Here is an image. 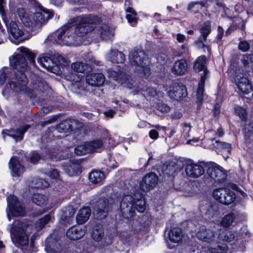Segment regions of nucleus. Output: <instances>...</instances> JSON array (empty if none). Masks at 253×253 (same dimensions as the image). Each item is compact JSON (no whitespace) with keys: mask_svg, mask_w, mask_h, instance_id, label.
<instances>
[{"mask_svg":"<svg viewBox=\"0 0 253 253\" xmlns=\"http://www.w3.org/2000/svg\"><path fill=\"white\" fill-rule=\"evenodd\" d=\"M74 19L76 23L75 25L68 23L71 28H74L73 32L70 34L71 39L73 40L75 35L83 37L92 31L94 28V25L99 21L97 16L91 15L77 16Z\"/></svg>","mask_w":253,"mask_h":253,"instance_id":"obj_4","label":"nucleus"},{"mask_svg":"<svg viewBox=\"0 0 253 253\" xmlns=\"http://www.w3.org/2000/svg\"><path fill=\"white\" fill-rule=\"evenodd\" d=\"M74 28H71L70 24H66L48 37V39L60 44L70 45L73 39L70 34L73 32Z\"/></svg>","mask_w":253,"mask_h":253,"instance_id":"obj_8","label":"nucleus"},{"mask_svg":"<svg viewBox=\"0 0 253 253\" xmlns=\"http://www.w3.org/2000/svg\"><path fill=\"white\" fill-rule=\"evenodd\" d=\"M107 72L109 77L115 81L121 80L124 77V73L121 71H116L114 70H108Z\"/></svg>","mask_w":253,"mask_h":253,"instance_id":"obj_49","label":"nucleus"},{"mask_svg":"<svg viewBox=\"0 0 253 253\" xmlns=\"http://www.w3.org/2000/svg\"><path fill=\"white\" fill-rule=\"evenodd\" d=\"M25 208L18 200L17 198L11 195L8 198V211L7 215L9 221L11 220L10 214L13 216H23L25 215Z\"/></svg>","mask_w":253,"mask_h":253,"instance_id":"obj_9","label":"nucleus"},{"mask_svg":"<svg viewBox=\"0 0 253 253\" xmlns=\"http://www.w3.org/2000/svg\"><path fill=\"white\" fill-rule=\"evenodd\" d=\"M186 174L191 177L198 178L203 175L205 170L201 165L197 164H188L185 167Z\"/></svg>","mask_w":253,"mask_h":253,"instance_id":"obj_18","label":"nucleus"},{"mask_svg":"<svg viewBox=\"0 0 253 253\" xmlns=\"http://www.w3.org/2000/svg\"><path fill=\"white\" fill-rule=\"evenodd\" d=\"M47 197L42 194L39 193L34 194L33 196L32 201L37 205L42 206L46 204Z\"/></svg>","mask_w":253,"mask_h":253,"instance_id":"obj_42","label":"nucleus"},{"mask_svg":"<svg viewBox=\"0 0 253 253\" xmlns=\"http://www.w3.org/2000/svg\"><path fill=\"white\" fill-rule=\"evenodd\" d=\"M235 217L236 215L234 213L230 212L222 218L220 224L223 227H229L232 224Z\"/></svg>","mask_w":253,"mask_h":253,"instance_id":"obj_38","label":"nucleus"},{"mask_svg":"<svg viewBox=\"0 0 253 253\" xmlns=\"http://www.w3.org/2000/svg\"><path fill=\"white\" fill-rule=\"evenodd\" d=\"M104 138H95L86 141L90 153L99 152L104 148Z\"/></svg>","mask_w":253,"mask_h":253,"instance_id":"obj_24","label":"nucleus"},{"mask_svg":"<svg viewBox=\"0 0 253 253\" xmlns=\"http://www.w3.org/2000/svg\"><path fill=\"white\" fill-rule=\"evenodd\" d=\"M107 60L113 63H122L125 60L124 54L117 50H112L107 54Z\"/></svg>","mask_w":253,"mask_h":253,"instance_id":"obj_29","label":"nucleus"},{"mask_svg":"<svg viewBox=\"0 0 253 253\" xmlns=\"http://www.w3.org/2000/svg\"><path fill=\"white\" fill-rule=\"evenodd\" d=\"M149 136L151 138L156 139L158 138L159 134L157 130L152 129L149 131Z\"/></svg>","mask_w":253,"mask_h":253,"instance_id":"obj_62","label":"nucleus"},{"mask_svg":"<svg viewBox=\"0 0 253 253\" xmlns=\"http://www.w3.org/2000/svg\"><path fill=\"white\" fill-rule=\"evenodd\" d=\"M227 246L226 244L217 245L215 247L209 248L211 253H225L227 251Z\"/></svg>","mask_w":253,"mask_h":253,"instance_id":"obj_48","label":"nucleus"},{"mask_svg":"<svg viewBox=\"0 0 253 253\" xmlns=\"http://www.w3.org/2000/svg\"><path fill=\"white\" fill-rule=\"evenodd\" d=\"M28 125L22 126L16 129H5L2 131L3 136L6 135L12 137L16 141H21L23 138L24 133L30 128Z\"/></svg>","mask_w":253,"mask_h":253,"instance_id":"obj_17","label":"nucleus"},{"mask_svg":"<svg viewBox=\"0 0 253 253\" xmlns=\"http://www.w3.org/2000/svg\"><path fill=\"white\" fill-rule=\"evenodd\" d=\"M4 0H0V14L1 15L7 29V31L9 35L15 40L13 42L16 44H18L24 42L25 40H29L34 35L30 32L25 34L24 31L21 29L17 23L14 21H9L6 18V15L3 8Z\"/></svg>","mask_w":253,"mask_h":253,"instance_id":"obj_5","label":"nucleus"},{"mask_svg":"<svg viewBox=\"0 0 253 253\" xmlns=\"http://www.w3.org/2000/svg\"><path fill=\"white\" fill-rule=\"evenodd\" d=\"M206 62V57L205 56H201L197 58L194 62L193 68L195 70L197 71H201L202 70H208L205 68V64ZM204 72L201 75H204Z\"/></svg>","mask_w":253,"mask_h":253,"instance_id":"obj_35","label":"nucleus"},{"mask_svg":"<svg viewBox=\"0 0 253 253\" xmlns=\"http://www.w3.org/2000/svg\"><path fill=\"white\" fill-rule=\"evenodd\" d=\"M235 236L234 233L228 230L222 229L220 230L218 238L223 241L231 242L234 240Z\"/></svg>","mask_w":253,"mask_h":253,"instance_id":"obj_36","label":"nucleus"},{"mask_svg":"<svg viewBox=\"0 0 253 253\" xmlns=\"http://www.w3.org/2000/svg\"><path fill=\"white\" fill-rule=\"evenodd\" d=\"M211 31V23L208 21L204 22L200 29L201 36L198 40V42L200 43H203L206 40L207 38Z\"/></svg>","mask_w":253,"mask_h":253,"instance_id":"obj_28","label":"nucleus"},{"mask_svg":"<svg viewBox=\"0 0 253 253\" xmlns=\"http://www.w3.org/2000/svg\"><path fill=\"white\" fill-rule=\"evenodd\" d=\"M158 180V177L155 173L152 172L148 173L140 180L139 189L143 192H147L155 187Z\"/></svg>","mask_w":253,"mask_h":253,"instance_id":"obj_11","label":"nucleus"},{"mask_svg":"<svg viewBox=\"0 0 253 253\" xmlns=\"http://www.w3.org/2000/svg\"><path fill=\"white\" fill-rule=\"evenodd\" d=\"M156 108L162 113H167L170 111V107L167 104L163 102L158 103Z\"/></svg>","mask_w":253,"mask_h":253,"instance_id":"obj_55","label":"nucleus"},{"mask_svg":"<svg viewBox=\"0 0 253 253\" xmlns=\"http://www.w3.org/2000/svg\"><path fill=\"white\" fill-rule=\"evenodd\" d=\"M34 88L40 91L44 92L48 89V86L46 83L38 80L36 82Z\"/></svg>","mask_w":253,"mask_h":253,"instance_id":"obj_50","label":"nucleus"},{"mask_svg":"<svg viewBox=\"0 0 253 253\" xmlns=\"http://www.w3.org/2000/svg\"><path fill=\"white\" fill-rule=\"evenodd\" d=\"M212 142V144L217 149L225 150L227 152H230L231 149V145L230 143L221 141H218L214 139V138H210Z\"/></svg>","mask_w":253,"mask_h":253,"instance_id":"obj_39","label":"nucleus"},{"mask_svg":"<svg viewBox=\"0 0 253 253\" xmlns=\"http://www.w3.org/2000/svg\"><path fill=\"white\" fill-rule=\"evenodd\" d=\"M45 173L52 179H57L59 176V171L54 168H50V169H45Z\"/></svg>","mask_w":253,"mask_h":253,"instance_id":"obj_51","label":"nucleus"},{"mask_svg":"<svg viewBox=\"0 0 253 253\" xmlns=\"http://www.w3.org/2000/svg\"><path fill=\"white\" fill-rule=\"evenodd\" d=\"M168 94L172 99L180 100L187 95L186 88L181 84L174 82L169 86Z\"/></svg>","mask_w":253,"mask_h":253,"instance_id":"obj_12","label":"nucleus"},{"mask_svg":"<svg viewBox=\"0 0 253 253\" xmlns=\"http://www.w3.org/2000/svg\"><path fill=\"white\" fill-rule=\"evenodd\" d=\"M45 246L47 253H61L62 251L61 242L54 234L46 239Z\"/></svg>","mask_w":253,"mask_h":253,"instance_id":"obj_14","label":"nucleus"},{"mask_svg":"<svg viewBox=\"0 0 253 253\" xmlns=\"http://www.w3.org/2000/svg\"><path fill=\"white\" fill-rule=\"evenodd\" d=\"M97 33L104 40L111 39L114 36V31L107 24H103L97 28Z\"/></svg>","mask_w":253,"mask_h":253,"instance_id":"obj_27","label":"nucleus"},{"mask_svg":"<svg viewBox=\"0 0 253 253\" xmlns=\"http://www.w3.org/2000/svg\"><path fill=\"white\" fill-rule=\"evenodd\" d=\"M67 78L71 81L75 82L76 83L79 82L81 80L80 78L78 76L73 74L67 76Z\"/></svg>","mask_w":253,"mask_h":253,"instance_id":"obj_59","label":"nucleus"},{"mask_svg":"<svg viewBox=\"0 0 253 253\" xmlns=\"http://www.w3.org/2000/svg\"><path fill=\"white\" fill-rule=\"evenodd\" d=\"M212 196L216 200L226 205L233 203L236 198V194L233 191L225 187L214 190Z\"/></svg>","mask_w":253,"mask_h":253,"instance_id":"obj_10","label":"nucleus"},{"mask_svg":"<svg viewBox=\"0 0 253 253\" xmlns=\"http://www.w3.org/2000/svg\"><path fill=\"white\" fill-rule=\"evenodd\" d=\"M29 227L24 221L19 220L9 224L7 227L13 242L25 253H31L33 251V245H29V237L26 233V230Z\"/></svg>","mask_w":253,"mask_h":253,"instance_id":"obj_3","label":"nucleus"},{"mask_svg":"<svg viewBox=\"0 0 253 253\" xmlns=\"http://www.w3.org/2000/svg\"><path fill=\"white\" fill-rule=\"evenodd\" d=\"M90 210L89 207H84L81 209L76 217L77 222L79 224H82L85 222L90 215Z\"/></svg>","mask_w":253,"mask_h":253,"instance_id":"obj_32","label":"nucleus"},{"mask_svg":"<svg viewBox=\"0 0 253 253\" xmlns=\"http://www.w3.org/2000/svg\"><path fill=\"white\" fill-rule=\"evenodd\" d=\"M17 51L22 54L15 53L9 60L11 67L19 73L15 76L14 81L9 82L6 87L15 92H25L28 84L27 77L23 73L28 66L25 56L31 63H34L35 55L29 49L23 46L18 48Z\"/></svg>","mask_w":253,"mask_h":253,"instance_id":"obj_1","label":"nucleus"},{"mask_svg":"<svg viewBox=\"0 0 253 253\" xmlns=\"http://www.w3.org/2000/svg\"><path fill=\"white\" fill-rule=\"evenodd\" d=\"M209 76V71L205 70L204 75L201 76V79L199 83L198 87L196 94V102L198 105H200L203 101V97L204 91V84L205 80Z\"/></svg>","mask_w":253,"mask_h":253,"instance_id":"obj_20","label":"nucleus"},{"mask_svg":"<svg viewBox=\"0 0 253 253\" xmlns=\"http://www.w3.org/2000/svg\"><path fill=\"white\" fill-rule=\"evenodd\" d=\"M89 149L87 142H85L84 144L76 147L74 149V151L76 155L82 156L88 153H90Z\"/></svg>","mask_w":253,"mask_h":253,"instance_id":"obj_45","label":"nucleus"},{"mask_svg":"<svg viewBox=\"0 0 253 253\" xmlns=\"http://www.w3.org/2000/svg\"><path fill=\"white\" fill-rule=\"evenodd\" d=\"M241 61L245 66L249 65L250 63H253V55L252 54H244L242 57Z\"/></svg>","mask_w":253,"mask_h":253,"instance_id":"obj_53","label":"nucleus"},{"mask_svg":"<svg viewBox=\"0 0 253 253\" xmlns=\"http://www.w3.org/2000/svg\"><path fill=\"white\" fill-rule=\"evenodd\" d=\"M85 233L84 227L73 226L67 230L66 235L70 239L76 240L81 239Z\"/></svg>","mask_w":253,"mask_h":253,"instance_id":"obj_21","label":"nucleus"},{"mask_svg":"<svg viewBox=\"0 0 253 253\" xmlns=\"http://www.w3.org/2000/svg\"><path fill=\"white\" fill-rule=\"evenodd\" d=\"M9 167L11 170L13 177L20 176L24 171V168L15 157L11 158L9 162Z\"/></svg>","mask_w":253,"mask_h":253,"instance_id":"obj_23","label":"nucleus"},{"mask_svg":"<svg viewBox=\"0 0 253 253\" xmlns=\"http://www.w3.org/2000/svg\"><path fill=\"white\" fill-rule=\"evenodd\" d=\"M136 15V14H127L126 15V18L127 19L128 22L129 23H136L137 20L135 17Z\"/></svg>","mask_w":253,"mask_h":253,"instance_id":"obj_60","label":"nucleus"},{"mask_svg":"<svg viewBox=\"0 0 253 253\" xmlns=\"http://www.w3.org/2000/svg\"><path fill=\"white\" fill-rule=\"evenodd\" d=\"M37 185L35 186L36 188H44L49 186V183L45 179L42 178H38L36 179Z\"/></svg>","mask_w":253,"mask_h":253,"instance_id":"obj_56","label":"nucleus"},{"mask_svg":"<svg viewBox=\"0 0 253 253\" xmlns=\"http://www.w3.org/2000/svg\"><path fill=\"white\" fill-rule=\"evenodd\" d=\"M169 241L173 243H179L181 242L183 234L181 229L178 227H173L168 233Z\"/></svg>","mask_w":253,"mask_h":253,"instance_id":"obj_31","label":"nucleus"},{"mask_svg":"<svg viewBox=\"0 0 253 253\" xmlns=\"http://www.w3.org/2000/svg\"><path fill=\"white\" fill-rule=\"evenodd\" d=\"M78 169V166L77 164L70 163L69 166H67L65 168V170L69 175H72Z\"/></svg>","mask_w":253,"mask_h":253,"instance_id":"obj_54","label":"nucleus"},{"mask_svg":"<svg viewBox=\"0 0 253 253\" xmlns=\"http://www.w3.org/2000/svg\"><path fill=\"white\" fill-rule=\"evenodd\" d=\"M234 112L242 121H246L247 118V112L245 108L240 106L234 107Z\"/></svg>","mask_w":253,"mask_h":253,"instance_id":"obj_46","label":"nucleus"},{"mask_svg":"<svg viewBox=\"0 0 253 253\" xmlns=\"http://www.w3.org/2000/svg\"><path fill=\"white\" fill-rule=\"evenodd\" d=\"M234 79L238 89L243 93L248 94L252 91V85L243 73L236 72Z\"/></svg>","mask_w":253,"mask_h":253,"instance_id":"obj_15","label":"nucleus"},{"mask_svg":"<svg viewBox=\"0 0 253 253\" xmlns=\"http://www.w3.org/2000/svg\"><path fill=\"white\" fill-rule=\"evenodd\" d=\"M72 69L78 73H84L88 69V65L82 62H76L71 64Z\"/></svg>","mask_w":253,"mask_h":253,"instance_id":"obj_43","label":"nucleus"},{"mask_svg":"<svg viewBox=\"0 0 253 253\" xmlns=\"http://www.w3.org/2000/svg\"><path fill=\"white\" fill-rule=\"evenodd\" d=\"M40 159L41 156L36 152H33L30 157V161L34 164L37 163Z\"/></svg>","mask_w":253,"mask_h":253,"instance_id":"obj_58","label":"nucleus"},{"mask_svg":"<svg viewBox=\"0 0 253 253\" xmlns=\"http://www.w3.org/2000/svg\"><path fill=\"white\" fill-rule=\"evenodd\" d=\"M218 206L216 204H212L207 209L206 214L209 218H213L217 216L218 214Z\"/></svg>","mask_w":253,"mask_h":253,"instance_id":"obj_44","label":"nucleus"},{"mask_svg":"<svg viewBox=\"0 0 253 253\" xmlns=\"http://www.w3.org/2000/svg\"><path fill=\"white\" fill-rule=\"evenodd\" d=\"M186 39L184 35L181 34H177L176 35V40L179 42H183Z\"/></svg>","mask_w":253,"mask_h":253,"instance_id":"obj_64","label":"nucleus"},{"mask_svg":"<svg viewBox=\"0 0 253 253\" xmlns=\"http://www.w3.org/2000/svg\"><path fill=\"white\" fill-rule=\"evenodd\" d=\"M38 62L45 69L54 72L56 64L50 57L43 55L38 59Z\"/></svg>","mask_w":253,"mask_h":253,"instance_id":"obj_30","label":"nucleus"},{"mask_svg":"<svg viewBox=\"0 0 253 253\" xmlns=\"http://www.w3.org/2000/svg\"><path fill=\"white\" fill-rule=\"evenodd\" d=\"M197 237L201 240L210 243L214 240L215 234L213 230L203 227L200 229Z\"/></svg>","mask_w":253,"mask_h":253,"instance_id":"obj_25","label":"nucleus"},{"mask_svg":"<svg viewBox=\"0 0 253 253\" xmlns=\"http://www.w3.org/2000/svg\"><path fill=\"white\" fill-rule=\"evenodd\" d=\"M53 218V216L52 213L45 215L37 222L36 224V227L39 229H42L46 224L52 221Z\"/></svg>","mask_w":253,"mask_h":253,"instance_id":"obj_41","label":"nucleus"},{"mask_svg":"<svg viewBox=\"0 0 253 253\" xmlns=\"http://www.w3.org/2000/svg\"><path fill=\"white\" fill-rule=\"evenodd\" d=\"M9 69L7 67L2 68L0 70V83L1 84H4L7 79H10Z\"/></svg>","mask_w":253,"mask_h":253,"instance_id":"obj_47","label":"nucleus"},{"mask_svg":"<svg viewBox=\"0 0 253 253\" xmlns=\"http://www.w3.org/2000/svg\"><path fill=\"white\" fill-rule=\"evenodd\" d=\"M75 120H64L60 123L56 127V129L59 132H66L71 131L72 129L73 123H75Z\"/></svg>","mask_w":253,"mask_h":253,"instance_id":"obj_33","label":"nucleus"},{"mask_svg":"<svg viewBox=\"0 0 253 253\" xmlns=\"http://www.w3.org/2000/svg\"><path fill=\"white\" fill-rule=\"evenodd\" d=\"M207 1L204 0L201 1H194L189 4L188 6V10H192L194 13H197L200 9L206 6Z\"/></svg>","mask_w":253,"mask_h":253,"instance_id":"obj_40","label":"nucleus"},{"mask_svg":"<svg viewBox=\"0 0 253 253\" xmlns=\"http://www.w3.org/2000/svg\"><path fill=\"white\" fill-rule=\"evenodd\" d=\"M191 126L190 124L184 123L183 125V133L185 138L189 137V132L191 130Z\"/></svg>","mask_w":253,"mask_h":253,"instance_id":"obj_57","label":"nucleus"},{"mask_svg":"<svg viewBox=\"0 0 253 253\" xmlns=\"http://www.w3.org/2000/svg\"><path fill=\"white\" fill-rule=\"evenodd\" d=\"M38 7L40 11L35 12L31 18L23 8H18L16 11L22 24L28 29L29 32L34 35L38 33L42 26L53 16L52 11L44 8L40 3H38Z\"/></svg>","mask_w":253,"mask_h":253,"instance_id":"obj_2","label":"nucleus"},{"mask_svg":"<svg viewBox=\"0 0 253 253\" xmlns=\"http://www.w3.org/2000/svg\"><path fill=\"white\" fill-rule=\"evenodd\" d=\"M207 173L211 178L216 182L224 181L226 178V175L223 168L217 165L209 167L207 170Z\"/></svg>","mask_w":253,"mask_h":253,"instance_id":"obj_16","label":"nucleus"},{"mask_svg":"<svg viewBox=\"0 0 253 253\" xmlns=\"http://www.w3.org/2000/svg\"><path fill=\"white\" fill-rule=\"evenodd\" d=\"M129 62L131 65L135 67L137 72L142 73L147 77L150 74L149 67L150 61L145 52L138 49H134L128 55Z\"/></svg>","mask_w":253,"mask_h":253,"instance_id":"obj_6","label":"nucleus"},{"mask_svg":"<svg viewBox=\"0 0 253 253\" xmlns=\"http://www.w3.org/2000/svg\"><path fill=\"white\" fill-rule=\"evenodd\" d=\"M75 209L72 206H68L64 208L61 212L60 222L62 224H70L71 223L72 218L75 213Z\"/></svg>","mask_w":253,"mask_h":253,"instance_id":"obj_22","label":"nucleus"},{"mask_svg":"<svg viewBox=\"0 0 253 253\" xmlns=\"http://www.w3.org/2000/svg\"><path fill=\"white\" fill-rule=\"evenodd\" d=\"M114 203V200L110 197L101 200L98 202L96 210L97 217L100 219L105 217L108 212L112 209Z\"/></svg>","mask_w":253,"mask_h":253,"instance_id":"obj_13","label":"nucleus"},{"mask_svg":"<svg viewBox=\"0 0 253 253\" xmlns=\"http://www.w3.org/2000/svg\"><path fill=\"white\" fill-rule=\"evenodd\" d=\"M187 70V63L185 60L180 59L176 61L171 68V72L177 75L184 74Z\"/></svg>","mask_w":253,"mask_h":253,"instance_id":"obj_26","label":"nucleus"},{"mask_svg":"<svg viewBox=\"0 0 253 253\" xmlns=\"http://www.w3.org/2000/svg\"><path fill=\"white\" fill-rule=\"evenodd\" d=\"M105 76L101 73L90 74L85 77L86 83L93 86L102 85L105 82Z\"/></svg>","mask_w":253,"mask_h":253,"instance_id":"obj_19","label":"nucleus"},{"mask_svg":"<svg viewBox=\"0 0 253 253\" xmlns=\"http://www.w3.org/2000/svg\"><path fill=\"white\" fill-rule=\"evenodd\" d=\"M89 180L93 184L100 183L104 179V173L100 170H93L89 174Z\"/></svg>","mask_w":253,"mask_h":253,"instance_id":"obj_34","label":"nucleus"},{"mask_svg":"<svg viewBox=\"0 0 253 253\" xmlns=\"http://www.w3.org/2000/svg\"><path fill=\"white\" fill-rule=\"evenodd\" d=\"M50 3L57 7L62 6L63 3V0H49Z\"/></svg>","mask_w":253,"mask_h":253,"instance_id":"obj_61","label":"nucleus"},{"mask_svg":"<svg viewBox=\"0 0 253 253\" xmlns=\"http://www.w3.org/2000/svg\"><path fill=\"white\" fill-rule=\"evenodd\" d=\"M86 60L87 62L93 63L96 65H99L100 64L99 61L96 60L95 58L90 55H88L87 58L86 59Z\"/></svg>","mask_w":253,"mask_h":253,"instance_id":"obj_63","label":"nucleus"},{"mask_svg":"<svg viewBox=\"0 0 253 253\" xmlns=\"http://www.w3.org/2000/svg\"><path fill=\"white\" fill-rule=\"evenodd\" d=\"M138 198L135 200L131 196L127 195L123 197L120 203V209L124 216H131L133 215V209L139 212H143L145 210V203L142 200V195L138 193Z\"/></svg>","mask_w":253,"mask_h":253,"instance_id":"obj_7","label":"nucleus"},{"mask_svg":"<svg viewBox=\"0 0 253 253\" xmlns=\"http://www.w3.org/2000/svg\"><path fill=\"white\" fill-rule=\"evenodd\" d=\"M91 236L94 241L96 242L101 241L104 237L103 229L99 226H96L92 229Z\"/></svg>","mask_w":253,"mask_h":253,"instance_id":"obj_37","label":"nucleus"},{"mask_svg":"<svg viewBox=\"0 0 253 253\" xmlns=\"http://www.w3.org/2000/svg\"><path fill=\"white\" fill-rule=\"evenodd\" d=\"M238 48L242 52H246L250 49V44L247 41H242L238 43Z\"/></svg>","mask_w":253,"mask_h":253,"instance_id":"obj_52","label":"nucleus"}]
</instances>
